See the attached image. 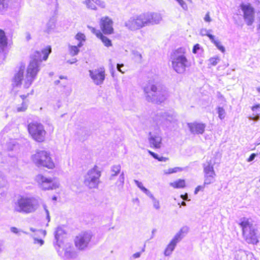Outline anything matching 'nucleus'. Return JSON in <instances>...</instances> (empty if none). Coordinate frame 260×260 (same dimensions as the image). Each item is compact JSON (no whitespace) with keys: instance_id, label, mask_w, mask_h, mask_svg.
Wrapping results in <instances>:
<instances>
[{"instance_id":"nucleus-1","label":"nucleus","mask_w":260,"mask_h":260,"mask_svg":"<svg viewBox=\"0 0 260 260\" xmlns=\"http://www.w3.org/2000/svg\"><path fill=\"white\" fill-rule=\"evenodd\" d=\"M51 51V47L47 46L41 51L37 50L31 55V60L27 67L26 75V78L30 79L29 84L36 77L40 70L39 63L43 60H46Z\"/></svg>"},{"instance_id":"nucleus-2","label":"nucleus","mask_w":260,"mask_h":260,"mask_svg":"<svg viewBox=\"0 0 260 260\" xmlns=\"http://www.w3.org/2000/svg\"><path fill=\"white\" fill-rule=\"evenodd\" d=\"M186 54V49L183 47H180L175 50L172 54V67L178 74L184 73L186 68L190 66V62Z\"/></svg>"},{"instance_id":"nucleus-3","label":"nucleus","mask_w":260,"mask_h":260,"mask_svg":"<svg viewBox=\"0 0 260 260\" xmlns=\"http://www.w3.org/2000/svg\"><path fill=\"white\" fill-rule=\"evenodd\" d=\"M31 160L38 167H44L48 169H53L55 167L51 154L45 150H37L31 156Z\"/></svg>"},{"instance_id":"nucleus-4","label":"nucleus","mask_w":260,"mask_h":260,"mask_svg":"<svg viewBox=\"0 0 260 260\" xmlns=\"http://www.w3.org/2000/svg\"><path fill=\"white\" fill-rule=\"evenodd\" d=\"M27 129L30 137L38 143L44 142L47 136L44 125L38 121H32L27 126Z\"/></svg>"},{"instance_id":"nucleus-5","label":"nucleus","mask_w":260,"mask_h":260,"mask_svg":"<svg viewBox=\"0 0 260 260\" xmlns=\"http://www.w3.org/2000/svg\"><path fill=\"white\" fill-rule=\"evenodd\" d=\"M239 225L242 228V235L245 241L249 244L256 245L259 242V235L249 220L244 219Z\"/></svg>"},{"instance_id":"nucleus-6","label":"nucleus","mask_w":260,"mask_h":260,"mask_svg":"<svg viewBox=\"0 0 260 260\" xmlns=\"http://www.w3.org/2000/svg\"><path fill=\"white\" fill-rule=\"evenodd\" d=\"M34 200L26 197H20L16 203L14 212L29 213L35 211Z\"/></svg>"},{"instance_id":"nucleus-7","label":"nucleus","mask_w":260,"mask_h":260,"mask_svg":"<svg viewBox=\"0 0 260 260\" xmlns=\"http://www.w3.org/2000/svg\"><path fill=\"white\" fill-rule=\"evenodd\" d=\"M101 175V171L96 166H94L87 173L84 181L85 186L89 189L98 188L100 183L99 179Z\"/></svg>"},{"instance_id":"nucleus-8","label":"nucleus","mask_w":260,"mask_h":260,"mask_svg":"<svg viewBox=\"0 0 260 260\" xmlns=\"http://www.w3.org/2000/svg\"><path fill=\"white\" fill-rule=\"evenodd\" d=\"M35 180L43 190H52L58 187V183L55 178H47L42 174H38Z\"/></svg>"},{"instance_id":"nucleus-9","label":"nucleus","mask_w":260,"mask_h":260,"mask_svg":"<svg viewBox=\"0 0 260 260\" xmlns=\"http://www.w3.org/2000/svg\"><path fill=\"white\" fill-rule=\"evenodd\" d=\"M240 8L243 14V18L248 25H251L254 21V9L250 4L242 3Z\"/></svg>"},{"instance_id":"nucleus-10","label":"nucleus","mask_w":260,"mask_h":260,"mask_svg":"<svg viewBox=\"0 0 260 260\" xmlns=\"http://www.w3.org/2000/svg\"><path fill=\"white\" fill-rule=\"evenodd\" d=\"M120 165L113 166L111 169V174L109 179L113 181V183L118 187H121L124 184V176L123 173H120Z\"/></svg>"},{"instance_id":"nucleus-11","label":"nucleus","mask_w":260,"mask_h":260,"mask_svg":"<svg viewBox=\"0 0 260 260\" xmlns=\"http://www.w3.org/2000/svg\"><path fill=\"white\" fill-rule=\"evenodd\" d=\"M92 235L87 232H84L76 236L74 240V244L79 250L85 248L90 241Z\"/></svg>"},{"instance_id":"nucleus-12","label":"nucleus","mask_w":260,"mask_h":260,"mask_svg":"<svg viewBox=\"0 0 260 260\" xmlns=\"http://www.w3.org/2000/svg\"><path fill=\"white\" fill-rule=\"evenodd\" d=\"M89 75L93 82L96 85H101L103 83L106 76L105 69L103 67L89 70Z\"/></svg>"},{"instance_id":"nucleus-13","label":"nucleus","mask_w":260,"mask_h":260,"mask_svg":"<svg viewBox=\"0 0 260 260\" xmlns=\"http://www.w3.org/2000/svg\"><path fill=\"white\" fill-rule=\"evenodd\" d=\"M144 13L129 20L126 26L132 29H137L147 25Z\"/></svg>"},{"instance_id":"nucleus-14","label":"nucleus","mask_w":260,"mask_h":260,"mask_svg":"<svg viewBox=\"0 0 260 260\" xmlns=\"http://www.w3.org/2000/svg\"><path fill=\"white\" fill-rule=\"evenodd\" d=\"M100 26L102 32L105 35H111L114 32L113 21L108 16L103 17L100 21Z\"/></svg>"},{"instance_id":"nucleus-15","label":"nucleus","mask_w":260,"mask_h":260,"mask_svg":"<svg viewBox=\"0 0 260 260\" xmlns=\"http://www.w3.org/2000/svg\"><path fill=\"white\" fill-rule=\"evenodd\" d=\"M204 172L205 173L204 185L206 186L212 183L215 180L214 177L215 176L213 166L211 164H209L204 167Z\"/></svg>"},{"instance_id":"nucleus-16","label":"nucleus","mask_w":260,"mask_h":260,"mask_svg":"<svg viewBox=\"0 0 260 260\" xmlns=\"http://www.w3.org/2000/svg\"><path fill=\"white\" fill-rule=\"evenodd\" d=\"M181 238V233L177 234L174 238L170 241V242L168 244L166 249L164 251V254L166 256H169L171 254L172 252L175 249V247L178 242V241Z\"/></svg>"},{"instance_id":"nucleus-17","label":"nucleus","mask_w":260,"mask_h":260,"mask_svg":"<svg viewBox=\"0 0 260 260\" xmlns=\"http://www.w3.org/2000/svg\"><path fill=\"white\" fill-rule=\"evenodd\" d=\"M147 25L158 24L161 20L160 14L156 13H144Z\"/></svg>"},{"instance_id":"nucleus-18","label":"nucleus","mask_w":260,"mask_h":260,"mask_svg":"<svg viewBox=\"0 0 260 260\" xmlns=\"http://www.w3.org/2000/svg\"><path fill=\"white\" fill-rule=\"evenodd\" d=\"M190 131L193 134H202L204 133L205 125L197 122L189 123L187 124Z\"/></svg>"},{"instance_id":"nucleus-19","label":"nucleus","mask_w":260,"mask_h":260,"mask_svg":"<svg viewBox=\"0 0 260 260\" xmlns=\"http://www.w3.org/2000/svg\"><path fill=\"white\" fill-rule=\"evenodd\" d=\"M84 4L88 9L92 10H96L98 8L105 7L104 2L101 0H85Z\"/></svg>"},{"instance_id":"nucleus-20","label":"nucleus","mask_w":260,"mask_h":260,"mask_svg":"<svg viewBox=\"0 0 260 260\" xmlns=\"http://www.w3.org/2000/svg\"><path fill=\"white\" fill-rule=\"evenodd\" d=\"M91 31L95 34L96 37L100 39L104 45L107 47H109L112 46L111 41L107 38L105 34L100 31H98L95 28L93 27H90Z\"/></svg>"},{"instance_id":"nucleus-21","label":"nucleus","mask_w":260,"mask_h":260,"mask_svg":"<svg viewBox=\"0 0 260 260\" xmlns=\"http://www.w3.org/2000/svg\"><path fill=\"white\" fill-rule=\"evenodd\" d=\"M149 142L152 148L159 149L161 146L162 138L158 136H151L149 138Z\"/></svg>"},{"instance_id":"nucleus-22","label":"nucleus","mask_w":260,"mask_h":260,"mask_svg":"<svg viewBox=\"0 0 260 260\" xmlns=\"http://www.w3.org/2000/svg\"><path fill=\"white\" fill-rule=\"evenodd\" d=\"M23 79V69L19 70L16 73L13 79L14 84L15 86H18L21 84Z\"/></svg>"},{"instance_id":"nucleus-23","label":"nucleus","mask_w":260,"mask_h":260,"mask_svg":"<svg viewBox=\"0 0 260 260\" xmlns=\"http://www.w3.org/2000/svg\"><path fill=\"white\" fill-rule=\"evenodd\" d=\"M170 185L174 188H183L186 187V181L185 179H179L170 183Z\"/></svg>"},{"instance_id":"nucleus-24","label":"nucleus","mask_w":260,"mask_h":260,"mask_svg":"<svg viewBox=\"0 0 260 260\" xmlns=\"http://www.w3.org/2000/svg\"><path fill=\"white\" fill-rule=\"evenodd\" d=\"M206 36L209 37V38L211 40V41L217 47V48L220 50L222 52H224L225 49L224 47L221 45V43L216 40L215 39V37L210 34H207Z\"/></svg>"},{"instance_id":"nucleus-25","label":"nucleus","mask_w":260,"mask_h":260,"mask_svg":"<svg viewBox=\"0 0 260 260\" xmlns=\"http://www.w3.org/2000/svg\"><path fill=\"white\" fill-rule=\"evenodd\" d=\"M64 232L62 230L58 229L56 231L55 233V237L57 244H58L60 242H62L63 241L64 238Z\"/></svg>"},{"instance_id":"nucleus-26","label":"nucleus","mask_w":260,"mask_h":260,"mask_svg":"<svg viewBox=\"0 0 260 260\" xmlns=\"http://www.w3.org/2000/svg\"><path fill=\"white\" fill-rule=\"evenodd\" d=\"M29 93L27 94V95H20L21 98L23 101L22 104V106L20 107H18L17 109V111L18 112H23L25 111L27 108V106L26 102L25 101V99L28 96Z\"/></svg>"},{"instance_id":"nucleus-27","label":"nucleus","mask_w":260,"mask_h":260,"mask_svg":"<svg viewBox=\"0 0 260 260\" xmlns=\"http://www.w3.org/2000/svg\"><path fill=\"white\" fill-rule=\"evenodd\" d=\"M75 38L79 42L78 44V47L82 46V42L86 40V37L85 35L82 32H78L75 36Z\"/></svg>"},{"instance_id":"nucleus-28","label":"nucleus","mask_w":260,"mask_h":260,"mask_svg":"<svg viewBox=\"0 0 260 260\" xmlns=\"http://www.w3.org/2000/svg\"><path fill=\"white\" fill-rule=\"evenodd\" d=\"M183 170V168L182 167H174L173 168H169L167 170L164 172L165 174L170 175L171 174L176 173L179 172H181Z\"/></svg>"},{"instance_id":"nucleus-29","label":"nucleus","mask_w":260,"mask_h":260,"mask_svg":"<svg viewBox=\"0 0 260 260\" xmlns=\"http://www.w3.org/2000/svg\"><path fill=\"white\" fill-rule=\"evenodd\" d=\"M148 153L151 155L154 158L157 159V160L159 161H166L169 159L168 157H162V156H159L157 154L155 153L154 152L150 151L148 150Z\"/></svg>"},{"instance_id":"nucleus-30","label":"nucleus","mask_w":260,"mask_h":260,"mask_svg":"<svg viewBox=\"0 0 260 260\" xmlns=\"http://www.w3.org/2000/svg\"><path fill=\"white\" fill-rule=\"evenodd\" d=\"M79 47H78V44L77 46H70L69 47V51L70 54L72 56L77 55L79 52Z\"/></svg>"},{"instance_id":"nucleus-31","label":"nucleus","mask_w":260,"mask_h":260,"mask_svg":"<svg viewBox=\"0 0 260 260\" xmlns=\"http://www.w3.org/2000/svg\"><path fill=\"white\" fill-rule=\"evenodd\" d=\"M157 90V88L155 85H149L144 88V91L146 93H149L151 91L156 92Z\"/></svg>"},{"instance_id":"nucleus-32","label":"nucleus","mask_w":260,"mask_h":260,"mask_svg":"<svg viewBox=\"0 0 260 260\" xmlns=\"http://www.w3.org/2000/svg\"><path fill=\"white\" fill-rule=\"evenodd\" d=\"M0 44L3 46H5L7 44L6 37L4 32L0 30Z\"/></svg>"},{"instance_id":"nucleus-33","label":"nucleus","mask_w":260,"mask_h":260,"mask_svg":"<svg viewBox=\"0 0 260 260\" xmlns=\"http://www.w3.org/2000/svg\"><path fill=\"white\" fill-rule=\"evenodd\" d=\"M218 117L220 119H223L225 116V111L223 107H218L217 108Z\"/></svg>"},{"instance_id":"nucleus-34","label":"nucleus","mask_w":260,"mask_h":260,"mask_svg":"<svg viewBox=\"0 0 260 260\" xmlns=\"http://www.w3.org/2000/svg\"><path fill=\"white\" fill-rule=\"evenodd\" d=\"M253 254L252 253H245L243 255L241 256L240 260H252V257Z\"/></svg>"},{"instance_id":"nucleus-35","label":"nucleus","mask_w":260,"mask_h":260,"mask_svg":"<svg viewBox=\"0 0 260 260\" xmlns=\"http://www.w3.org/2000/svg\"><path fill=\"white\" fill-rule=\"evenodd\" d=\"M151 199H152V202L153 207L156 209H159L160 208V205H159V203L158 201L156 199H155L153 197H151Z\"/></svg>"},{"instance_id":"nucleus-36","label":"nucleus","mask_w":260,"mask_h":260,"mask_svg":"<svg viewBox=\"0 0 260 260\" xmlns=\"http://www.w3.org/2000/svg\"><path fill=\"white\" fill-rule=\"evenodd\" d=\"M219 61L218 57H212L209 59V64L212 66H214L217 64Z\"/></svg>"},{"instance_id":"nucleus-37","label":"nucleus","mask_w":260,"mask_h":260,"mask_svg":"<svg viewBox=\"0 0 260 260\" xmlns=\"http://www.w3.org/2000/svg\"><path fill=\"white\" fill-rule=\"evenodd\" d=\"M145 251V246H144L142 249H141V251L140 252H136L135 253H134L133 255V257L134 258H138L140 256H141V253L144 252Z\"/></svg>"},{"instance_id":"nucleus-38","label":"nucleus","mask_w":260,"mask_h":260,"mask_svg":"<svg viewBox=\"0 0 260 260\" xmlns=\"http://www.w3.org/2000/svg\"><path fill=\"white\" fill-rule=\"evenodd\" d=\"M136 183L137 186L142 190L144 191V192H146L147 191V189L143 186V184L141 182H139L138 181H136Z\"/></svg>"},{"instance_id":"nucleus-39","label":"nucleus","mask_w":260,"mask_h":260,"mask_svg":"<svg viewBox=\"0 0 260 260\" xmlns=\"http://www.w3.org/2000/svg\"><path fill=\"white\" fill-rule=\"evenodd\" d=\"M205 185L203 184V185H199L198 186L194 189V194H197L199 191L201 190H203L204 187Z\"/></svg>"},{"instance_id":"nucleus-40","label":"nucleus","mask_w":260,"mask_h":260,"mask_svg":"<svg viewBox=\"0 0 260 260\" xmlns=\"http://www.w3.org/2000/svg\"><path fill=\"white\" fill-rule=\"evenodd\" d=\"M204 20L207 22H210L211 21V18L210 17V12H208L204 18Z\"/></svg>"},{"instance_id":"nucleus-41","label":"nucleus","mask_w":260,"mask_h":260,"mask_svg":"<svg viewBox=\"0 0 260 260\" xmlns=\"http://www.w3.org/2000/svg\"><path fill=\"white\" fill-rule=\"evenodd\" d=\"M200 49V46L199 44H196L194 45L192 48V52L194 54H196L197 53V51Z\"/></svg>"},{"instance_id":"nucleus-42","label":"nucleus","mask_w":260,"mask_h":260,"mask_svg":"<svg viewBox=\"0 0 260 260\" xmlns=\"http://www.w3.org/2000/svg\"><path fill=\"white\" fill-rule=\"evenodd\" d=\"M34 243L36 244H39V245L41 246L44 244V241L42 239L35 238L34 239Z\"/></svg>"},{"instance_id":"nucleus-43","label":"nucleus","mask_w":260,"mask_h":260,"mask_svg":"<svg viewBox=\"0 0 260 260\" xmlns=\"http://www.w3.org/2000/svg\"><path fill=\"white\" fill-rule=\"evenodd\" d=\"M255 156H256V154L255 153H252L250 155L249 158L247 159V161L248 162H250V161L253 160L254 159Z\"/></svg>"},{"instance_id":"nucleus-44","label":"nucleus","mask_w":260,"mask_h":260,"mask_svg":"<svg viewBox=\"0 0 260 260\" xmlns=\"http://www.w3.org/2000/svg\"><path fill=\"white\" fill-rule=\"evenodd\" d=\"M181 198L186 201H189V200H188V195L187 193H185L184 194H181Z\"/></svg>"},{"instance_id":"nucleus-45","label":"nucleus","mask_w":260,"mask_h":260,"mask_svg":"<svg viewBox=\"0 0 260 260\" xmlns=\"http://www.w3.org/2000/svg\"><path fill=\"white\" fill-rule=\"evenodd\" d=\"M11 231L12 232L17 234L19 232L18 229L16 227H12L11 228Z\"/></svg>"},{"instance_id":"nucleus-46","label":"nucleus","mask_w":260,"mask_h":260,"mask_svg":"<svg viewBox=\"0 0 260 260\" xmlns=\"http://www.w3.org/2000/svg\"><path fill=\"white\" fill-rule=\"evenodd\" d=\"M123 67V64H117V68L119 72L123 73L124 72L121 70V67Z\"/></svg>"},{"instance_id":"nucleus-47","label":"nucleus","mask_w":260,"mask_h":260,"mask_svg":"<svg viewBox=\"0 0 260 260\" xmlns=\"http://www.w3.org/2000/svg\"><path fill=\"white\" fill-rule=\"evenodd\" d=\"M259 107V105H254L252 107V110H254L255 109L258 108Z\"/></svg>"},{"instance_id":"nucleus-48","label":"nucleus","mask_w":260,"mask_h":260,"mask_svg":"<svg viewBox=\"0 0 260 260\" xmlns=\"http://www.w3.org/2000/svg\"><path fill=\"white\" fill-rule=\"evenodd\" d=\"M181 205H182V206H185V205H186V203H185V202H184V201H182V202H181Z\"/></svg>"},{"instance_id":"nucleus-49","label":"nucleus","mask_w":260,"mask_h":260,"mask_svg":"<svg viewBox=\"0 0 260 260\" xmlns=\"http://www.w3.org/2000/svg\"><path fill=\"white\" fill-rule=\"evenodd\" d=\"M59 83V81H58V80H57V81H55V84H58Z\"/></svg>"},{"instance_id":"nucleus-50","label":"nucleus","mask_w":260,"mask_h":260,"mask_svg":"<svg viewBox=\"0 0 260 260\" xmlns=\"http://www.w3.org/2000/svg\"><path fill=\"white\" fill-rule=\"evenodd\" d=\"M257 90L260 93V87L257 88Z\"/></svg>"},{"instance_id":"nucleus-51","label":"nucleus","mask_w":260,"mask_h":260,"mask_svg":"<svg viewBox=\"0 0 260 260\" xmlns=\"http://www.w3.org/2000/svg\"><path fill=\"white\" fill-rule=\"evenodd\" d=\"M60 79H63V78L66 79V78H63V77H61V76L60 77Z\"/></svg>"},{"instance_id":"nucleus-52","label":"nucleus","mask_w":260,"mask_h":260,"mask_svg":"<svg viewBox=\"0 0 260 260\" xmlns=\"http://www.w3.org/2000/svg\"><path fill=\"white\" fill-rule=\"evenodd\" d=\"M135 201H138V202H139V200H138V199H135Z\"/></svg>"},{"instance_id":"nucleus-53","label":"nucleus","mask_w":260,"mask_h":260,"mask_svg":"<svg viewBox=\"0 0 260 260\" xmlns=\"http://www.w3.org/2000/svg\"><path fill=\"white\" fill-rule=\"evenodd\" d=\"M44 235H45V234H46L45 232H44Z\"/></svg>"}]
</instances>
